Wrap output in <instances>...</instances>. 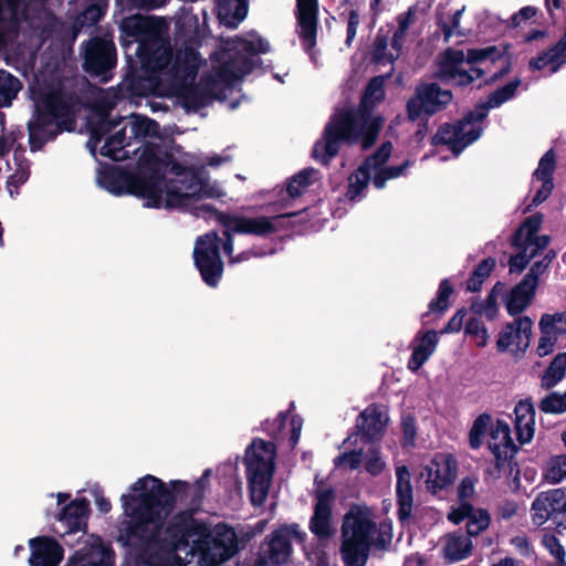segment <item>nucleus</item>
<instances>
[{"instance_id":"nucleus-1","label":"nucleus","mask_w":566,"mask_h":566,"mask_svg":"<svg viewBox=\"0 0 566 566\" xmlns=\"http://www.w3.org/2000/svg\"><path fill=\"white\" fill-rule=\"evenodd\" d=\"M170 489L159 478L147 474L138 479L130 488L138 495L123 494L122 502L125 515L129 517L119 527L118 539L125 546L140 545L150 535L149 524L160 522L163 515H169L176 506V494L188 490V482L170 481Z\"/></svg>"},{"instance_id":"nucleus-2","label":"nucleus","mask_w":566,"mask_h":566,"mask_svg":"<svg viewBox=\"0 0 566 566\" xmlns=\"http://www.w3.org/2000/svg\"><path fill=\"white\" fill-rule=\"evenodd\" d=\"M384 123L380 115L374 120L364 122L358 111H343L331 117L324 128L323 138L314 144L312 156L327 166L337 156L343 144L360 142L361 148L368 150L376 144Z\"/></svg>"},{"instance_id":"nucleus-3","label":"nucleus","mask_w":566,"mask_h":566,"mask_svg":"<svg viewBox=\"0 0 566 566\" xmlns=\"http://www.w3.org/2000/svg\"><path fill=\"white\" fill-rule=\"evenodd\" d=\"M210 473V469L205 470L202 475L192 484L188 482V490L185 493L175 495L176 503L186 502L189 497L188 507L174 514L167 521L160 534L170 547V551L175 553L186 549L190 546V543L193 545L195 541L207 535L208 524L197 520L195 514L201 510Z\"/></svg>"},{"instance_id":"nucleus-4","label":"nucleus","mask_w":566,"mask_h":566,"mask_svg":"<svg viewBox=\"0 0 566 566\" xmlns=\"http://www.w3.org/2000/svg\"><path fill=\"white\" fill-rule=\"evenodd\" d=\"M377 524L370 518L367 506L352 504L343 517L340 527V555L345 566H366Z\"/></svg>"},{"instance_id":"nucleus-5","label":"nucleus","mask_w":566,"mask_h":566,"mask_svg":"<svg viewBox=\"0 0 566 566\" xmlns=\"http://www.w3.org/2000/svg\"><path fill=\"white\" fill-rule=\"evenodd\" d=\"M275 443L260 438L253 439L245 451V473L253 506H262L266 501L275 471Z\"/></svg>"},{"instance_id":"nucleus-6","label":"nucleus","mask_w":566,"mask_h":566,"mask_svg":"<svg viewBox=\"0 0 566 566\" xmlns=\"http://www.w3.org/2000/svg\"><path fill=\"white\" fill-rule=\"evenodd\" d=\"M130 176L129 195L147 199L146 207L160 208L165 178L159 174V160L154 148L144 149L138 158L137 168Z\"/></svg>"},{"instance_id":"nucleus-7","label":"nucleus","mask_w":566,"mask_h":566,"mask_svg":"<svg viewBox=\"0 0 566 566\" xmlns=\"http://www.w3.org/2000/svg\"><path fill=\"white\" fill-rule=\"evenodd\" d=\"M239 549L234 530L227 525H218L214 534L208 526L206 537L195 541L189 553L192 557H197L201 566H219L232 558Z\"/></svg>"},{"instance_id":"nucleus-8","label":"nucleus","mask_w":566,"mask_h":566,"mask_svg":"<svg viewBox=\"0 0 566 566\" xmlns=\"http://www.w3.org/2000/svg\"><path fill=\"white\" fill-rule=\"evenodd\" d=\"M193 216L196 218H203L206 220L216 219L222 227H230L234 233L253 234L259 237H268L277 231L275 221L281 218H290L297 216V212L280 214L276 217H239L220 212L212 205H202L195 209Z\"/></svg>"},{"instance_id":"nucleus-9","label":"nucleus","mask_w":566,"mask_h":566,"mask_svg":"<svg viewBox=\"0 0 566 566\" xmlns=\"http://www.w3.org/2000/svg\"><path fill=\"white\" fill-rule=\"evenodd\" d=\"M186 182L188 184L184 191L182 186H178L175 181H170L167 185L165 208L190 211L193 216L195 209L200 207V205H197L199 200L203 198H220L223 195L208 179L202 178L200 170L197 172L190 171Z\"/></svg>"},{"instance_id":"nucleus-10","label":"nucleus","mask_w":566,"mask_h":566,"mask_svg":"<svg viewBox=\"0 0 566 566\" xmlns=\"http://www.w3.org/2000/svg\"><path fill=\"white\" fill-rule=\"evenodd\" d=\"M453 101L450 90H443L436 83H420L413 95L406 103V115L409 122L416 123L422 115L431 117L444 111Z\"/></svg>"},{"instance_id":"nucleus-11","label":"nucleus","mask_w":566,"mask_h":566,"mask_svg":"<svg viewBox=\"0 0 566 566\" xmlns=\"http://www.w3.org/2000/svg\"><path fill=\"white\" fill-rule=\"evenodd\" d=\"M221 238L212 230L196 240L193 248V262L202 281L216 287L223 273V261L220 255Z\"/></svg>"},{"instance_id":"nucleus-12","label":"nucleus","mask_w":566,"mask_h":566,"mask_svg":"<svg viewBox=\"0 0 566 566\" xmlns=\"http://www.w3.org/2000/svg\"><path fill=\"white\" fill-rule=\"evenodd\" d=\"M60 124L63 129L73 130L74 119L72 117V108L69 102L61 93L46 94L35 106L32 119L28 122L29 127L39 130H49L48 128L54 124Z\"/></svg>"},{"instance_id":"nucleus-13","label":"nucleus","mask_w":566,"mask_h":566,"mask_svg":"<svg viewBox=\"0 0 566 566\" xmlns=\"http://www.w3.org/2000/svg\"><path fill=\"white\" fill-rule=\"evenodd\" d=\"M167 23L161 18L143 15L139 13L123 17L119 21L120 43L124 48L133 43L142 46L159 33L167 32Z\"/></svg>"},{"instance_id":"nucleus-14","label":"nucleus","mask_w":566,"mask_h":566,"mask_svg":"<svg viewBox=\"0 0 566 566\" xmlns=\"http://www.w3.org/2000/svg\"><path fill=\"white\" fill-rule=\"evenodd\" d=\"M336 491L328 486L314 492L313 514L308 521V530L318 541H327L336 533L333 507Z\"/></svg>"},{"instance_id":"nucleus-15","label":"nucleus","mask_w":566,"mask_h":566,"mask_svg":"<svg viewBox=\"0 0 566 566\" xmlns=\"http://www.w3.org/2000/svg\"><path fill=\"white\" fill-rule=\"evenodd\" d=\"M565 497L566 489L564 488L539 492L531 506L533 523L542 526L547 521H552L556 527H563L562 523L566 518Z\"/></svg>"},{"instance_id":"nucleus-16","label":"nucleus","mask_w":566,"mask_h":566,"mask_svg":"<svg viewBox=\"0 0 566 566\" xmlns=\"http://www.w3.org/2000/svg\"><path fill=\"white\" fill-rule=\"evenodd\" d=\"M116 57L113 41L95 36L85 44L83 69L91 76H104L116 66Z\"/></svg>"},{"instance_id":"nucleus-17","label":"nucleus","mask_w":566,"mask_h":566,"mask_svg":"<svg viewBox=\"0 0 566 566\" xmlns=\"http://www.w3.org/2000/svg\"><path fill=\"white\" fill-rule=\"evenodd\" d=\"M216 61L219 63L218 76L227 84H232L244 75L251 73L255 66L253 57L240 49L235 40L233 45L221 50Z\"/></svg>"},{"instance_id":"nucleus-18","label":"nucleus","mask_w":566,"mask_h":566,"mask_svg":"<svg viewBox=\"0 0 566 566\" xmlns=\"http://www.w3.org/2000/svg\"><path fill=\"white\" fill-rule=\"evenodd\" d=\"M298 36L304 51L315 61V46L318 24V0H296L295 10Z\"/></svg>"},{"instance_id":"nucleus-19","label":"nucleus","mask_w":566,"mask_h":566,"mask_svg":"<svg viewBox=\"0 0 566 566\" xmlns=\"http://www.w3.org/2000/svg\"><path fill=\"white\" fill-rule=\"evenodd\" d=\"M389 422L387 408L377 403L368 405L357 417L355 434L364 443L380 441Z\"/></svg>"},{"instance_id":"nucleus-20","label":"nucleus","mask_w":566,"mask_h":566,"mask_svg":"<svg viewBox=\"0 0 566 566\" xmlns=\"http://www.w3.org/2000/svg\"><path fill=\"white\" fill-rule=\"evenodd\" d=\"M22 0H0V53L14 44L21 25L28 19L27 8L20 10Z\"/></svg>"},{"instance_id":"nucleus-21","label":"nucleus","mask_w":566,"mask_h":566,"mask_svg":"<svg viewBox=\"0 0 566 566\" xmlns=\"http://www.w3.org/2000/svg\"><path fill=\"white\" fill-rule=\"evenodd\" d=\"M457 470V461L451 454H437L422 472L427 491L436 495L449 488L455 480Z\"/></svg>"},{"instance_id":"nucleus-22","label":"nucleus","mask_w":566,"mask_h":566,"mask_svg":"<svg viewBox=\"0 0 566 566\" xmlns=\"http://www.w3.org/2000/svg\"><path fill=\"white\" fill-rule=\"evenodd\" d=\"M305 534L300 531L298 524L280 526L266 537V547L262 551L269 559L276 565L286 564L292 554V538L303 541Z\"/></svg>"},{"instance_id":"nucleus-23","label":"nucleus","mask_w":566,"mask_h":566,"mask_svg":"<svg viewBox=\"0 0 566 566\" xmlns=\"http://www.w3.org/2000/svg\"><path fill=\"white\" fill-rule=\"evenodd\" d=\"M458 128V120L440 125L437 133L431 137V145L434 147L448 146L454 156H459L464 148L473 144L482 135L481 127H473L467 133Z\"/></svg>"},{"instance_id":"nucleus-24","label":"nucleus","mask_w":566,"mask_h":566,"mask_svg":"<svg viewBox=\"0 0 566 566\" xmlns=\"http://www.w3.org/2000/svg\"><path fill=\"white\" fill-rule=\"evenodd\" d=\"M533 321L528 316H518L513 322L503 326L496 340L499 353H505L510 346L515 345L516 349L525 353L531 343Z\"/></svg>"},{"instance_id":"nucleus-25","label":"nucleus","mask_w":566,"mask_h":566,"mask_svg":"<svg viewBox=\"0 0 566 566\" xmlns=\"http://www.w3.org/2000/svg\"><path fill=\"white\" fill-rule=\"evenodd\" d=\"M136 55L144 67L161 71L166 69L172 59V49L166 33H159L142 46H137Z\"/></svg>"},{"instance_id":"nucleus-26","label":"nucleus","mask_w":566,"mask_h":566,"mask_svg":"<svg viewBox=\"0 0 566 566\" xmlns=\"http://www.w3.org/2000/svg\"><path fill=\"white\" fill-rule=\"evenodd\" d=\"M543 221L544 214L542 212H535L526 217L511 235V245H526L528 250H537V253L541 250L546 249V247L551 242V237L547 234L537 235V232L541 229Z\"/></svg>"},{"instance_id":"nucleus-27","label":"nucleus","mask_w":566,"mask_h":566,"mask_svg":"<svg viewBox=\"0 0 566 566\" xmlns=\"http://www.w3.org/2000/svg\"><path fill=\"white\" fill-rule=\"evenodd\" d=\"M397 518L401 526H409L413 521V489L411 474L406 465L396 468Z\"/></svg>"},{"instance_id":"nucleus-28","label":"nucleus","mask_w":566,"mask_h":566,"mask_svg":"<svg viewBox=\"0 0 566 566\" xmlns=\"http://www.w3.org/2000/svg\"><path fill=\"white\" fill-rule=\"evenodd\" d=\"M65 566H115V552L98 538L75 551Z\"/></svg>"},{"instance_id":"nucleus-29","label":"nucleus","mask_w":566,"mask_h":566,"mask_svg":"<svg viewBox=\"0 0 566 566\" xmlns=\"http://www.w3.org/2000/svg\"><path fill=\"white\" fill-rule=\"evenodd\" d=\"M488 447L494 457V464L486 470V473L494 480H499L503 475H513L515 480H518L520 467L515 455L520 451V447L513 443L512 448H505L492 441L488 442Z\"/></svg>"},{"instance_id":"nucleus-30","label":"nucleus","mask_w":566,"mask_h":566,"mask_svg":"<svg viewBox=\"0 0 566 566\" xmlns=\"http://www.w3.org/2000/svg\"><path fill=\"white\" fill-rule=\"evenodd\" d=\"M175 554L161 537L160 533L155 531L146 538L136 552L137 566H166L170 557Z\"/></svg>"},{"instance_id":"nucleus-31","label":"nucleus","mask_w":566,"mask_h":566,"mask_svg":"<svg viewBox=\"0 0 566 566\" xmlns=\"http://www.w3.org/2000/svg\"><path fill=\"white\" fill-rule=\"evenodd\" d=\"M30 566H57L63 558V548L55 538L38 536L29 542Z\"/></svg>"},{"instance_id":"nucleus-32","label":"nucleus","mask_w":566,"mask_h":566,"mask_svg":"<svg viewBox=\"0 0 566 566\" xmlns=\"http://www.w3.org/2000/svg\"><path fill=\"white\" fill-rule=\"evenodd\" d=\"M537 286L526 276L514 285L503 298L507 314L515 318L518 317L532 304Z\"/></svg>"},{"instance_id":"nucleus-33","label":"nucleus","mask_w":566,"mask_h":566,"mask_svg":"<svg viewBox=\"0 0 566 566\" xmlns=\"http://www.w3.org/2000/svg\"><path fill=\"white\" fill-rule=\"evenodd\" d=\"M90 512V502L85 497L75 499L61 509L59 521L65 524L67 533H77L86 528Z\"/></svg>"},{"instance_id":"nucleus-34","label":"nucleus","mask_w":566,"mask_h":566,"mask_svg":"<svg viewBox=\"0 0 566 566\" xmlns=\"http://www.w3.org/2000/svg\"><path fill=\"white\" fill-rule=\"evenodd\" d=\"M130 170L118 166H109L98 174L97 180L101 187L115 196L129 195Z\"/></svg>"},{"instance_id":"nucleus-35","label":"nucleus","mask_w":566,"mask_h":566,"mask_svg":"<svg viewBox=\"0 0 566 566\" xmlns=\"http://www.w3.org/2000/svg\"><path fill=\"white\" fill-rule=\"evenodd\" d=\"M419 344L412 348L411 356L408 360V368L417 371L434 353L439 343L438 333L434 329L418 332L417 337Z\"/></svg>"},{"instance_id":"nucleus-36","label":"nucleus","mask_w":566,"mask_h":566,"mask_svg":"<svg viewBox=\"0 0 566 566\" xmlns=\"http://www.w3.org/2000/svg\"><path fill=\"white\" fill-rule=\"evenodd\" d=\"M176 97L187 113H196L206 107L213 98V95L209 90L198 85L185 84L176 91Z\"/></svg>"},{"instance_id":"nucleus-37","label":"nucleus","mask_w":566,"mask_h":566,"mask_svg":"<svg viewBox=\"0 0 566 566\" xmlns=\"http://www.w3.org/2000/svg\"><path fill=\"white\" fill-rule=\"evenodd\" d=\"M454 294V285L449 277L439 283L436 296L429 302L428 311L421 314L422 325L429 324L430 316L441 317L450 307V296Z\"/></svg>"},{"instance_id":"nucleus-38","label":"nucleus","mask_w":566,"mask_h":566,"mask_svg":"<svg viewBox=\"0 0 566 566\" xmlns=\"http://www.w3.org/2000/svg\"><path fill=\"white\" fill-rule=\"evenodd\" d=\"M384 98V77L375 76L370 78L365 87L358 107V112L360 113V117L364 122H366V119H375L376 116L373 115V109L375 108L376 104L381 102Z\"/></svg>"},{"instance_id":"nucleus-39","label":"nucleus","mask_w":566,"mask_h":566,"mask_svg":"<svg viewBox=\"0 0 566 566\" xmlns=\"http://www.w3.org/2000/svg\"><path fill=\"white\" fill-rule=\"evenodd\" d=\"M472 547V541L468 535L448 534L443 546V558L448 563L463 560L471 555Z\"/></svg>"},{"instance_id":"nucleus-40","label":"nucleus","mask_w":566,"mask_h":566,"mask_svg":"<svg viewBox=\"0 0 566 566\" xmlns=\"http://www.w3.org/2000/svg\"><path fill=\"white\" fill-rule=\"evenodd\" d=\"M218 17L229 28H235L248 14L247 0H218Z\"/></svg>"},{"instance_id":"nucleus-41","label":"nucleus","mask_w":566,"mask_h":566,"mask_svg":"<svg viewBox=\"0 0 566 566\" xmlns=\"http://www.w3.org/2000/svg\"><path fill=\"white\" fill-rule=\"evenodd\" d=\"M128 145L129 144L126 143L125 128H122L106 138L104 145L99 149V154L114 161H120L128 157L127 151L125 150V147Z\"/></svg>"},{"instance_id":"nucleus-42","label":"nucleus","mask_w":566,"mask_h":566,"mask_svg":"<svg viewBox=\"0 0 566 566\" xmlns=\"http://www.w3.org/2000/svg\"><path fill=\"white\" fill-rule=\"evenodd\" d=\"M566 375V353H558L541 377V387L549 390L558 385Z\"/></svg>"},{"instance_id":"nucleus-43","label":"nucleus","mask_w":566,"mask_h":566,"mask_svg":"<svg viewBox=\"0 0 566 566\" xmlns=\"http://www.w3.org/2000/svg\"><path fill=\"white\" fill-rule=\"evenodd\" d=\"M496 268V259L488 256L483 259L472 271L465 282V291L471 293L480 292L483 283Z\"/></svg>"},{"instance_id":"nucleus-44","label":"nucleus","mask_w":566,"mask_h":566,"mask_svg":"<svg viewBox=\"0 0 566 566\" xmlns=\"http://www.w3.org/2000/svg\"><path fill=\"white\" fill-rule=\"evenodd\" d=\"M21 82L11 73L0 71V107H9L17 97Z\"/></svg>"},{"instance_id":"nucleus-45","label":"nucleus","mask_w":566,"mask_h":566,"mask_svg":"<svg viewBox=\"0 0 566 566\" xmlns=\"http://www.w3.org/2000/svg\"><path fill=\"white\" fill-rule=\"evenodd\" d=\"M107 2L105 0H96L85 7V9L76 18L75 25L80 28L92 27L98 23L105 15Z\"/></svg>"},{"instance_id":"nucleus-46","label":"nucleus","mask_w":566,"mask_h":566,"mask_svg":"<svg viewBox=\"0 0 566 566\" xmlns=\"http://www.w3.org/2000/svg\"><path fill=\"white\" fill-rule=\"evenodd\" d=\"M312 169H303L291 177L286 182V188H280L277 196L286 191L289 199H295L302 196L304 190L311 185Z\"/></svg>"},{"instance_id":"nucleus-47","label":"nucleus","mask_w":566,"mask_h":566,"mask_svg":"<svg viewBox=\"0 0 566 566\" xmlns=\"http://www.w3.org/2000/svg\"><path fill=\"white\" fill-rule=\"evenodd\" d=\"M116 125L117 123L111 120L108 115H104L91 126L87 147L90 148V151L93 156H95L97 145L116 127Z\"/></svg>"},{"instance_id":"nucleus-48","label":"nucleus","mask_w":566,"mask_h":566,"mask_svg":"<svg viewBox=\"0 0 566 566\" xmlns=\"http://www.w3.org/2000/svg\"><path fill=\"white\" fill-rule=\"evenodd\" d=\"M175 69L186 75H196L200 66V54L192 48H186L175 57Z\"/></svg>"},{"instance_id":"nucleus-49","label":"nucleus","mask_w":566,"mask_h":566,"mask_svg":"<svg viewBox=\"0 0 566 566\" xmlns=\"http://www.w3.org/2000/svg\"><path fill=\"white\" fill-rule=\"evenodd\" d=\"M521 85L520 78H514L513 81L509 82L507 84L503 85L502 87H499L494 92H492L485 102L484 109L495 108L504 104L505 102L510 101L515 96L516 90Z\"/></svg>"},{"instance_id":"nucleus-50","label":"nucleus","mask_w":566,"mask_h":566,"mask_svg":"<svg viewBox=\"0 0 566 566\" xmlns=\"http://www.w3.org/2000/svg\"><path fill=\"white\" fill-rule=\"evenodd\" d=\"M521 85L520 78H514L513 81L509 82L507 84L503 85L502 87H499L494 92H492L485 102L484 109L495 108L504 104L505 102L510 101L515 96L516 90Z\"/></svg>"},{"instance_id":"nucleus-51","label":"nucleus","mask_w":566,"mask_h":566,"mask_svg":"<svg viewBox=\"0 0 566 566\" xmlns=\"http://www.w3.org/2000/svg\"><path fill=\"white\" fill-rule=\"evenodd\" d=\"M491 523V515L486 509H475L467 520V535L471 538L484 532Z\"/></svg>"},{"instance_id":"nucleus-52","label":"nucleus","mask_w":566,"mask_h":566,"mask_svg":"<svg viewBox=\"0 0 566 566\" xmlns=\"http://www.w3.org/2000/svg\"><path fill=\"white\" fill-rule=\"evenodd\" d=\"M392 151L391 142H384L371 155L366 157L361 163V170H367L370 172V169H375L376 171L380 168H384L382 165L388 161Z\"/></svg>"},{"instance_id":"nucleus-53","label":"nucleus","mask_w":566,"mask_h":566,"mask_svg":"<svg viewBox=\"0 0 566 566\" xmlns=\"http://www.w3.org/2000/svg\"><path fill=\"white\" fill-rule=\"evenodd\" d=\"M491 420L492 418L489 413H481L475 418L469 432V444L471 449L478 450L481 448Z\"/></svg>"},{"instance_id":"nucleus-54","label":"nucleus","mask_w":566,"mask_h":566,"mask_svg":"<svg viewBox=\"0 0 566 566\" xmlns=\"http://www.w3.org/2000/svg\"><path fill=\"white\" fill-rule=\"evenodd\" d=\"M166 1L167 0H116L114 17H117L118 13L123 14L125 11H132L135 9L145 11L159 9L166 3Z\"/></svg>"},{"instance_id":"nucleus-55","label":"nucleus","mask_w":566,"mask_h":566,"mask_svg":"<svg viewBox=\"0 0 566 566\" xmlns=\"http://www.w3.org/2000/svg\"><path fill=\"white\" fill-rule=\"evenodd\" d=\"M410 166V160H405L398 166H388L380 168L373 177V185L376 189H382L390 179L402 176Z\"/></svg>"},{"instance_id":"nucleus-56","label":"nucleus","mask_w":566,"mask_h":566,"mask_svg":"<svg viewBox=\"0 0 566 566\" xmlns=\"http://www.w3.org/2000/svg\"><path fill=\"white\" fill-rule=\"evenodd\" d=\"M538 408L544 413L560 415L566 412V391H552L541 399Z\"/></svg>"},{"instance_id":"nucleus-57","label":"nucleus","mask_w":566,"mask_h":566,"mask_svg":"<svg viewBox=\"0 0 566 566\" xmlns=\"http://www.w3.org/2000/svg\"><path fill=\"white\" fill-rule=\"evenodd\" d=\"M369 181L370 172L361 170L359 166L348 178L347 198L352 201L355 200L367 188Z\"/></svg>"},{"instance_id":"nucleus-58","label":"nucleus","mask_w":566,"mask_h":566,"mask_svg":"<svg viewBox=\"0 0 566 566\" xmlns=\"http://www.w3.org/2000/svg\"><path fill=\"white\" fill-rule=\"evenodd\" d=\"M542 334H565L566 333V312L555 314H543L539 321Z\"/></svg>"},{"instance_id":"nucleus-59","label":"nucleus","mask_w":566,"mask_h":566,"mask_svg":"<svg viewBox=\"0 0 566 566\" xmlns=\"http://www.w3.org/2000/svg\"><path fill=\"white\" fill-rule=\"evenodd\" d=\"M514 248L518 251L510 256L509 271L511 274H520L526 269L531 260L537 255V250H528L526 245Z\"/></svg>"},{"instance_id":"nucleus-60","label":"nucleus","mask_w":566,"mask_h":566,"mask_svg":"<svg viewBox=\"0 0 566 566\" xmlns=\"http://www.w3.org/2000/svg\"><path fill=\"white\" fill-rule=\"evenodd\" d=\"M504 52L496 45H489L485 48L469 49L467 52V62L469 64H476L483 61L496 62L503 56Z\"/></svg>"},{"instance_id":"nucleus-61","label":"nucleus","mask_w":566,"mask_h":566,"mask_svg":"<svg viewBox=\"0 0 566 566\" xmlns=\"http://www.w3.org/2000/svg\"><path fill=\"white\" fill-rule=\"evenodd\" d=\"M556 168V154L554 149H548L539 159L538 166L533 172L536 180H549L554 182V171Z\"/></svg>"},{"instance_id":"nucleus-62","label":"nucleus","mask_w":566,"mask_h":566,"mask_svg":"<svg viewBox=\"0 0 566 566\" xmlns=\"http://www.w3.org/2000/svg\"><path fill=\"white\" fill-rule=\"evenodd\" d=\"M62 130L63 127H61L60 124L53 130H39L28 126L31 151L42 149L49 140H53L60 133H62Z\"/></svg>"},{"instance_id":"nucleus-63","label":"nucleus","mask_w":566,"mask_h":566,"mask_svg":"<svg viewBox=\"0 0 566 566\" xmlns=\"http://www.w3.org/2000/svg\"><path fill=\"white\" fill-rule=\"evenodd\" d=\"M497 298L493 295V293H488L484 301L481 302H472L470 310L475 315H484L488 321H493L499 315V305Z\"/></svg>"},{"instance_id":"nucleus-64","label":"nucleus","mask_w":566,"mask_h":566,"mask_svg":"<svg viewBox=\"0 0 566 566\" xmlns=\"http://www.w3.org/2000/svg\"><path fill=\"white\" fill-rule=\"evenodd\" d=\"M564 478H566V453L552 457L545 473V479L552 483H558Z\"/></svg>"}]
</instances>
